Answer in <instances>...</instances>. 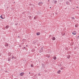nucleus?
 I'll return each instance as SVG.
<instances>
[{"instance_id": "obj_5", "label": "nucleus", "mask_w": 79, "mask_h": 79, "mask_svg": "<svg viewBox=\"0 0 79 79\" xmlns=\"http://www.w3.org/2000/svg\"><path fill=\"white\" fill-rule=\"evenodd\" d=\"M5 46L6 47H8V44L7 43H6L5 44Z\"/></svg>"}, {"instance_id": "obj_7", "label": "nucleus", "mask_w": 79, "mask_h": 79, "mask_svg": "<svg viewBox=\"0 0 79 79\" xmlns=\"http://www.w3.org/2000/svg\"><path fill=\"white\" fill-rule=\"evenodd\" d=\"M6 29H8V28H9V26L8 25H6V26L5 27Z\"/></svg>"}, {"instance_id": "obj_25", "label": "nucleus", "mask_w": 79, "mask_h": 79, "mask_svg": "<svg viewBox=\"0 0 79 79\" xmlns=\"http://www.w3.org/2000/svg\"><path fill=\"white\" fill-rule=\"evenodd\" d=\"M8 60V61H10V60Z\"/></svg>"}, {"instance_id": "obj_30", "label": "nucleus", "mask_w": 79, "mask_h": 79, "mask_svg": "<svg viewBox=\"0 0 79 79\" xmlns=\"http://www.w3.org/2000/svg\"><path fill=\"white\" fill-rule=\"evenodd\" d=\"M50 8H51V7H50Z\"/></svg>"}, {"instance_id": "obj_13", "label": "nucleus", "mask_w": 79, "mask_h": 79, "mask_svg": "<svg viewBox=\"0 0 79 79\" xmlns=\"http://www.w3.org/2000/svg\"><path fill=\"white\" fill-rule=\"evenodd\" d=\"M0 18H1L2 19H4V18L2 17V15H1L0 16Z\"/></svg>"}, {"instance_id": "obj_23", "label": "nucleus", "mask_w": 79, "mask_h": 79, "mask_svg": "<svg viewBox=\"0 0 79 79\" xmlns=\"http://www.w3.org/2000/svg\"><path fill=\"white\" fill-rule=\"evenodd\" d=\"M60 69H61V70L63 69V68H61Z\"/></svg>"}, {"instance_id": "obj_28", "label": "nucleus", "mask_w": 79, "mask_h": 79, "mask_svg": "<svg viewBox=\"0 0 79 79\" xmlns=\"http://www.w3.org/2000/svg\"><path fill=\"white\" fill-rule=\"evenodd\" d=\"M32 51H33V50H32Z\"/></svg>"}, {"instance_id": "obj_14", "label": "nucleus", "mask_w": 79, "mask_h": 79, "mask_svg": "<svg viewBox=\"0 0 79 79\" xmlns=\"http://www.w3.org/2000/svg\"><path fill=\"white\" fill-rule=\"evenodd\" d=\"M31 67H34V64H31Z\"/></svg>"}, {"instance_id": "obj_29", "label": "nucleus", "mask_w": 79, "mask_h": 79, "mask_svg": "<svg viewBox=\"0 0 79 79\" xmlns=\"http://www.w3.org/2000/svg\"><path fill=\"white\" fill-rule=\"evenodd\" d=\"M34 52H35V50H34Z\"/></svg>"}, {"instance_id": "obj_32", "label": "nucleus", "mask_w": 79, "mask_h": 79, "mask_svg": "<svg viewBox=\"0 0 79 79\" xmlns=\"http://www.w3.org/2000/svg\"><path fill=\"white\" fill-rule=\"evenodd\" d=\"M77 39H79L78 38H77Z\"/></svg>"}, {"instance_id": "obj_27", "label": "nucleus", "mask_w": 79, "mask_h": 79, "mask_svg": "<svg viewBox=\"0 0 79 79\" xmlns=\"http://www.w3.org/2000/svg\"><path fill=\"white\" fill-rule=\"evenodd\" d=\"M77 8H78V7H77Z\"/></svg>"}, {"instance_id": "obj_33", "label": "nucleus", "mask_w": 79, "mask_h": 79, "mask_svg": "<svg viewBox=\"0 0 79 79\" xmlns=\"http://www.w3.org/2000/svg\"><path fill=\"white\" fill-rule=\"evenodd\" d=\"M15 25H16V24H15Z\"/></svg>"}, {"instance_id": "obj_12", "label": "nucleus", "mask_w": 79, "mask_h": 79, "mask_svg": "<svg viewBox=\"0 0 79 79\" xmlns=\"http://www.w3.org/2000/svg\"><path fill=\"white\" fill-rule=\"evenodd\" d=\"M53 59L55 60H56V56H54L53 57Z\"/></svg>"}, {"instance_id": "obj_8", "label": "nucleus", "mask_w": 79, "mask_h": 79, "mask_svg": "<svg viewBox=\"0 0 79 79\" xmlns=\"http://www.w3.org/2000/svg\"><path fill=\"white\" fill-rule=\"evenodd\" d=\"M40 34V32H37L36 33V35H39Z\"/></svg>"}, {"instance_id": "obj_19", "label": "nucleus", "mask_w": 79, "mask_h": 79, "mask_svg": "<svg viewBox=\"0 0 79 79\" xmlns=\"http://www.w3.org/2000/svg\"><path fill=\"white\" fill-rule=\"evenodd\" d=\"M56 2H57V1H55L54 2L55 3H56Z\"/></svg>"}, {"instance_id": "obj_11", "label": "nucleus", "mask_w": 79, "mask_h": 79, "mask_svg": "<svg viewBox=\"0 0 79 79\" xmlns=\"http://www.w3.org/2000/svg\"><path fill=\"white\" fill-rule=\"evenodd\" d=\"M52 40H55V37H53L52 39Z\"/></svg>"}, {"instance_id": "obj_18", "label": "nucleus", "mask_w": 79, "mask_h": 79, "mask_svg": "<svg viewBox=\"0 0 79 79\" xmlns=\"http://www.w3.org/2000/svg\"><path fill=\"white\" fill-rule=\"evenodd\" d=\"M72 19H75L74 18V17H72Z\"/></svg>"}, {"instance_id": "obj_26", "label": "nucleus", "mask_w": 79, "mask_h": 79, "mask_svg": "<svg viewBox=\"0 0 79 79\" xmlns=\"http://www.w3.org/2000/svg\"><path fill=\"white\" fill-rule=\"evenodd\" d=\"M29 74H31V73L29 72Z\"/></svg>"}, {"instance_id": "obj_17", "label": "nucleus", "mask_w": 79, "mask_h": 79, "mask_svg": "<svg viewBox=\"0 0 79 79\" xmlns=\"http://www.w3.org/2000/svg\"><path fill=\"white\" fill-rule=\"evenodd\" d=\"M69 58H70V55H69L67 57V58L69 59Z\"/></svg>"}, {"instance_id": "obj_9", "label": "nucleus", "mask_w": 79, "mask_h": 79, "mask_svg": "<svg viewBox=\"0 0 79 79\" xmlns=\"http://www.w3.org/2000/svg\"><path fill=\"white\" fill-rule=\"evenodd\" d=\"M61 73V71L60 70H59L57 71V73L60 74Z\"/></svg>"}, {"instance_id": "obj_24", "label": "nucleus", "mask_w": 79, "mask_h": 79, "mask_svg": "<svg viewBox=\"0 0 79 79\" xmlns=\"http://www.w3.org/2000/svg\"><path fill=\"white\" fill-rule=\"evenodd\" d=\"M26 46L27 47H28V46L27 45H26Z\"/></svg>"}, {"instance_id": "obj_22", "label": "nucleus", "mask_w": 79, "mask_h": 79, "mask_svg": "<svg viewBox=\"0 0 79 79\" xmlns=\"http://www.w3.org/2000/svg\"><path fill=\"white\" fill-rule=\"evenodd\" d=\"M24 48H23V50H24V49H25V47H24Z\"/></svg>"}, {"instance_id": "obj_2", "label": "nucleus", "mask_w": 79, "mask_h": 79, "mask_svg": "<svg viewBox=\"0 0 79 79\" xmlns=\"http://www.w3.org/2000/svg\"><path fill=\"white\" fill-rule=\"evenodd\" d=\"M43 51H44V50L43 49V48H42L41 50H40L39 52H40V53H42V52H43Z\"/></svg>"}, {"instance_id": "obj_20", "label": "nucleus", "mask_w": 79, "mask_h": 79, "mask_svg": "<svg viewBox=\"0 0 79 79\" xmlns=\"http://www.w3.org/2000/svg\"><path fill=\"white\" fill-rule=\"evenodd\" d=\"M29 18H31V16H29Z\"/></svg>"}, {"instance_id": "obj_16", "label": "nucleus", "mask_w": 79, "mask_h": 79, "mask_svg": "<svg viewBox=\"0 0 79 79\" xmlns=\"http://www.w3.org/2000/svg\"><path fill=\"white\" fill-rule=\"evenodd\" d=\"M77 26H78L76 24V25H75V27H77Z\"/></svg>"}, {"instance_id": "obj_15", "label": "nucleus", "mask_w": 79, "mask_h": 79, "mask_svg": "<svg viewBox=\"0 0 79 79\" xmlns=\"http://www.w3.org/2000/svg\"><path fill=\"white\" fill-rule=\"evenodd\" d=\"M15 57L13 56H12L11 59H13V58H14Z\"/></svg>"}, {"instance_id": "obj_1", "label": "nucleus", "mask_w": 79, "mask_h": 79, "mask_svg": "<svg viewBox=\"0 0 79 79\" xmlns=\"http://www.w3.org/2000/svg\"><path fill=\"white\" fill-rule=\"evenodd\" d=\"M24 72H22L20 74V76H24Z\"/></svg>"}, {"instance_id": "obj_10", "label": "nucleus", "mask_w": 79, "mask_h": 79, "mask_svg": "<svg viewBox=\"0 0 79 79\" xmlns=\"http://www.w3.org/2000/svg\"><path fill=\"white\" fill-rule=\"evenodd\" d=\"M66 5H69V2H66Z\"/></svg>"}, {"instance_id": "obj_21", "label": "nucleus", "mask_w": 79, "mask_h": 79, "mask_svg": "<svg viewBox=\"0 0 79 79\" xmlns=\"http://www.w3.org/2000/svg\"><path fill=\"white\" fill-rule=\"evenodd\" d=\"M1 55H2V54L0 53V56H1Z\"/></svg>"}, {"instance_id": "obj_3", "label": "nucleus", "mask_w": 79, "mask_h": 79, "mask_svg": "<svg viewBox=\"0 0 79 79\" xmlns=\"http://www.w3.org/2000/svg\"><path fill=\"white\" fill-rule=\"evenodd\" d=\"M43 4V2H39L38 3V5L39 6H42Z\"/></svg>"}, {"instance_id": "obj_4", "label": "nucleus", "mask_w": 79, "mask_h": 79, "mask_svg": "<svg viewBox=\"0 0 79 79\" xmlns=\"http://www.w3.org/2000/svg\"><path fill=\"white\" fill-rule=\"evenodd\" d=\"M72 34L73 35H76V31H74L73 32H72Z\"/></svg>"}, {"instance_id": "obj_31", "label": "nucleus", "mask_w": 79, "mask_h": 79, "mask_svg": "<svg viewBox=\"0 0 79 79\" xmlns=\"http://www.w3.org/2000/svg\"><path fill=\"white\" fill-rule=\"evenodd\" d=\"M78 37L79 38V36Z\"/></svg>"}, {"instance_id": "obj_6", "label": "nucleus", "mask_w": 79, "mask_h": 79, "mask_svg": "<svg viewBox=\"0 0 79 79\" xmlns=\"http://www.w3.org/2000/svg\"><path fill=\"white\" fill-rule=\"evenodd\" d=\"M37 18H38V16H37L36 15L34 17V19H35V20L36 19H37Z\"/></svg>"}]
</instances>
